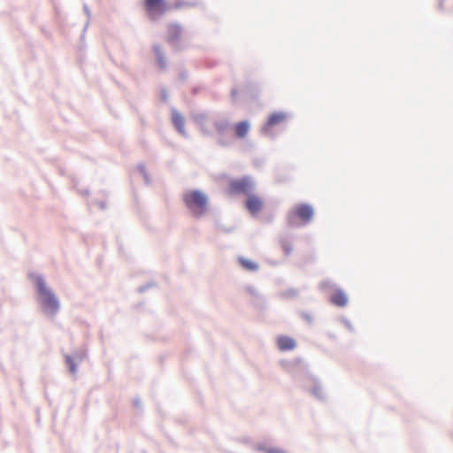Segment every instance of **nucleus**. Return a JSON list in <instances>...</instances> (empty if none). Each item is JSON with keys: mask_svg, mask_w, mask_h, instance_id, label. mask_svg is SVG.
<instances>
[{"mask_svg": "<svg viewBox=\"0 0 453 453\" xmlns=\"http://www.w3.org/2000/svg\"><path fill=\"white\" fill-rule=\"evenodd\" d=\"M30 278L34 280L37 301L42 313L47 317L54 318L60 310V302L58 298L46 285L42 275L31 273Z\"/></svg>", "mask_w": 453, "mask_h": 453, "instance_id": "1", "label": "nucleus"}, {"mask_svg": "<svg viewBox=\"0 0 453 453\" xmlns=\"http://www.w3.org/2000/svg\"><path fill=\"white\" fill-rule=\"evenodd\" d=\"M182 199L188 210L196 219L203 217L208 211L209 197L200 189L186 190Z\"/></svg>", "mask_w": 453, "mask_h": 453, "instance_id": "2", "label": "nucleus"}, {"mask_svg": "<svg viewBox=\"0 0 453 453\" xmlns=\"http://www.w3.org/2000/svg\"><path fill=\"white\" fill-rule=\"evenodd\" d=\"M256 182L252 176L244 175L241 178L232 179L228 182V193L231 196L243 195L248 196L255 191Z\"/></svg>", "mask_w": 453, "mask_h": 453, "instance_id": "3", "label": "nucleus"}, {"mask_svg": "<svg viewBox=\"0 0 453 453\" xmlns=\"http://www.w3.org/2000/svg\"><path fill=\"white\" fill-rule=\"evenodd\" d=\"M314 215V210L308 203H300L295 207L288 215V223L291 226H299L297 220L300 219L303 224L309 223Z\"/></svg>", "mask_w": 453, "mask_h": 453, "instance_id": "4", "label": "nucleus"}, {"mask_svg": "<svg viewBox=\"0 0 453 453\" xmlns=\"http://www.w3.org/2000/svg\"><path fill=\"white\" fill-rule=\"evenodd\" d=\"M144 8L151 19L160 18L166 11L165 0H144Z\"/></svg>", "mask_w": 453, "mask_h": 453, "instance_id": "5", "label": "nucleus"}, {"mask_svg": "<svg viewBox=\"0 0 453 453\" xmlns=\"http://www.w3.org/2000/svg\"><path fill=\"white\" fill-rule=\"evenodd\" d=\"M263 200L253 193L246 196L244 206L251 215H257L263 209Z\"/></svg>", "mask_w": 453, "mask_h": 453, "instance_id": "6", "label": "nucleus"}, {"mask_svg": "<svg viewBox=\"0 0 453 453\" xmlns=\"http://www.w3.org/2000/svg\"><path fill=\"white\" fill-rule=\"evenodd\" d=\"M168 36L167 40L168 42L175 49L179 50V41L181 36L182 27L178 23L170 24L168 26Z\"/></svg>", "mask_w": 453, "mask_h": 453, "instance_id": "7", "label": "nucleus"}, {"mask_svg": "<svg viewBox=\"0 0 453 453\" xmlns=\"http://www.w3.org/2000/svg\"><path fill=\"white\" fill-rule=\"evenodd\" d=\"M172 113V123L176 129V131L187 138L188 134L185 129V119L180 112H179L176 109L173 108L171 111Z\"/></svg>", "mask_w": 453, "mask_h": 453, "instance_id": "8", "label": "nucleus"}, {"mask_svg": "<svg viewBox=\"0 0 453 453\" xmlns=\"http://www.w3.org/2000/svg\"><path fill=\"white\" fill-rule=\"evenodd\" d=\"M83 357L84 355L81 352H75L73 356L69 354L64 355L65 363L71 374H76L78 370L77 361L81 362L83 359Z\"/></svg>", "mask_w": 453, "mask_h": 453, "instance_id": "9", "label": "nucleus"}, {"mask_svg": "<svg viewBox=\"0 0 453 453\" xmlns=\"http://www.w3.org/2000/svg\"><path fill=\"white\" fill-rule=\"evenodd\" d=\"M286 118V114L283 112H273L272 113L267 121L262 127L263 133H268L271 128L280 123H281Z\"/></svg>", "mask_w": 453, "mask_h": 453, "instance_id": "10", "label": "nucleus"}, {"mask_svg": "<svg viewBox=\"0 0 453 453\" xmlns=\"http://www.w3.org/2000/svg\"><path fill=\"white\" fill-rule=\"evenodd\" d=\"M245 290L250 296L253 297V303L257 308L264 309L265 307V300L256 287L252 285H247L245 287Z\"/></svg>", "mask_w": 453, "mask_h": 453, "instance_id": "11", "label": "nucleus"}, {"mask_svg": "<svg viewBox=\"0 0 453 453\" xmlns=\"http://www.w3.org/2000/svg\"><path fill=\"white\" fill-rule=\"evenodd\" d=\"M277 345L281 351L292 350L296 348V342L289 336L280 335L277 339Z\"/></svg>", "mask_w": 453, "mask_h": 453, "instance_id": "12", "label": "nucleus"}, {"mask_svg": "<svg viewBox=\"0 0 453 453\" xmlns=\"http://www.w3.org/2000/svg\"><path fill=\"white\" fill-rule=\"evenodd\" d=\"M250 129V124L249 120H242L234 126V134L237 138H244Z\"/></svg>", "mask_w": 453, "mask_h": 453, "instance_id": "13", "label": "nucleus"}, {"mask_svg": "<svg viewBox=\"0 0 453 453\" xmlns=\"http://www.w3.org/2000/svg\"><path fill=\"white\" fill-rule=\"evenodd\" d=\"M333 304L338 307H344L348 303V296L342 289H337L330 298Z\"/></svg>", "mask_w": 453, "mask_h": 453, "instance_id": "14", "label": "nucleus"}, {"mask_svg": "<svg viewBox=\"0 0 453 453\" xmlns=\"http://www.w3.org/2000/svg\"><path fill=\"white\" fill-rule=\"evenodd\" d=\"M152 49H153V52L155 54V58H156V62H157L158 67L162 70L165 69L166 65H167L166 59H165V53H164L163 50L161 49L160 45L154 44Z\"/></svg>", "mask_w": 453, "mask_h": 453, "instance_id": "15", "label": "nucleus"}, {"mask_svg": "<svg viewBox=\"0 0 453 453\" xmlns=\"http://www.w3.org/2000/svg\"><path fill=\"white\" fill-rule=\"evenodd\" d=\"M238 263L242 269L248 272H257L259 269V265L257 263L250 259H248L244 257H238Z\"/></svg>", "mask_w": 453, "mask_h": 453, "instance_id": "16", "label": "nucleus"}, {"mask_svg": "<svg viewBox=\"0 0 453 453\" xmlns=\"http://www.w3.org/2000/svg\"><path fill=\"white\" fill-rule=\"evenodd\" d=\"M313 387L311 389V394L319 401H324L326 395L323 392L320 381L318 379H313Z\"/></svg>", "mask_w": 453, "mask_h": 453, "instance_id": "17", "label": "nucleus"}, {"mask_svg": "<svg viewBox=\"0 0 453 453\" xmlns=\"http://www.w3.org/2000/svg\"><path fill=\"white\" fill-rule=\"evenodd\" d=\"M215 129L219 136H223L229 129L230 124L227 120L216 121L214 123Z\"/></svg>", "mask_w": 453, "mask_h": 453, "instance_id": "18", "label": "nucleus"}, {"mask_svg": "<svg viewBox=\"0 0 453 453\" xmlns=\"http://www.w3.org/2000/svg\"><path fill=\"white\" fill-rule=\"evenodd\" d=\"M256 450L265 453H288L287 451L280 448H267L264 443H258L256 446Z\"/></svg>", "mask_w": 453, "mask_h": 453, "instance_id": "19", "label": "nucleus"}, {"mask_svg": "<svg viewBox=\"0 0 453 453\" xmlns=\"http://www.w3.org/2000/svg\"><path fill=\"white\" fill-rule=\"evenodd\" d=\"M83 11H84L85 15L87 16V21L84 24L82 34H81V39L84 38L85 32L87 31V29H88V26H89V19L91 18V12H90L88 6L86 4H83Z\"/></svg>", "mask_w": 453, "mask_h": 453, "instance_id": "20", "label": "nucleus"}, {"mask_svg": "<svg viewBox=\"0 0 453 453\" xmlns=\"http://www.w3.org/2000/svg\"><path fill=\"white\" fill-rule=\"evenodd\" d=\"M299 291L296 288H288L281 292L280 296L284 298L293 299L297 297Z\"/></svg>", "mask_w": 453, "mask_h": 453, "instance_id": "21", "label": "nucleus"}, {"mask_svg": "<svg viewBox=\"0 0 453 453\" xmlns=\"http://www.w3.org/2000/svg\"><path fill=\"white\" fill-rule=\"evenodd\" d=\"M280 245H281V248H282L285 255L289 256L293 250L292 244L288 241H287L285 239H281Z\"/></svg>", "mask_w": 453, "mask_h": 453, "instance_id": "22", "label": "nucleus"}, {"mask_svg": "<svg viewBox=\"0 0 453 453\" xmlns=\"http://www.w3.org/2000/svg\"><path fill=\"white\" fill-rule=\"evenodd\" d=\"M300 317L310 326H311L314 322V319H313V316L305 311H298Z\"/></svg>", "mask_w": 453, "mask_h": 453, "instance_id": "23", "label": "nucleus"}, {"mask_svg": "<svg viewBox=\"0 0 453 453\" xmlns=\"http://www.w3.org/2000/svg\"><path fill=\"white\" fill-rule=\"evenodd\" d=\"M196 5H197V4L195 3V2H185V1H181V0H177L175 2V8L176 9H179V8H181V7H195Z\"/></svg>", "mask_w": 453, "mask_h": 453, "instance_id": "24", "label": "nucleus"}, {"mask_svg": "<svg viewBox=\"0 0 453 453\" xmlns=\"http://www.w3.org/2000/svg\"><path fill=\"white\" fill-rule=\"evenodd\" d=\"M215 225H216V227L224 232V233H226V234H230V233H233L234 230H235V227L234 226H229V227H226L223 224H221L219 220H217L215 222Z\"/></svg>", "mask_w": 453, "mask_h": 453, "instance_id": "25", "label": "nucleus"}, {"mask_svg": "<svg viewBox=\"0 0 453 453\" xmlns=\"http://www.w3.org/2000/svg\"><path fill=\"white\" fill-rule=\"evenodd\" d=\"M193 119L197 124L203 127L207 119V116L204 113H196L193 116Z\"/></svg>", "mask_w": 453, "mask_h": 453, "instance_id": "26", "label": "nucleus"}, {"mask_svg": "<svg viewBox=\"0 0 453 453\" xmlns=\"http://www.w3.org/2000/svg\"><path fill=\"white\" fill-rule=\"evenodd\" d=\"M232 143V140L226 138L225 134L223 136H219L218 139V144L221 147H228Z\"/></svg>", "mask_w": 453, "mask_h": 453, "instance_id": "27", "label": "nucleus"}, {"mask_svg": "<svg viewBox=\"0 0 453 453\" xmlns=\"http://www.w3.org/2000/svg\"><path fill=\"white\" fill-rule=\"evenodd\" d=\"M333 287L334 283L330 280H325L319 284V288L322 290L331 289Z\"/></svg>", "mask_w": 453, "mask_h": 453, "instance_id": "28", "label": "nucleus"}, {"mask_svg": "<svg viewBox=\"0 0 453 453\" xmlns=\"http://www.w3.org/2000/svg\"><path fill=\"white\" fill-rule=\"evenodd\" d=\"M156 287V283L154 281H150L142 286H140L138 288V292L139 293H144L146 292L148 289L151 288H154Z\"/></svg>", "mask_w": 453, "mask_h": 453, "instance_id": "29", "label": "nucleus"}, {"mask_svg": "<svg viewBox=\"0 0 453 453\" xmlns=\"http://www.w3.org/2000/svg\"><path fill=\"white\" fill-rule=\"evenodd\" d=\"M342 323L345 325V326L350 331V332H354V327L351 324V322L346 319V318H342Z\"/></svg>", "mask_w": 453, "mask_h": 453, "instance_id": "30", "label": "nucleus"}, {"mask_svg": "<svg viewBox=\"0 0 453 453\" xmlns=\"http://www.w3.org/2000/svg\"><path fill=\"white\" fill-rule=\"evenodd\" d=\"M160 96L164 102H166L168 100L169 95H168V91L166 88H161Z\"/></svg>", "mask_w": 453, "mask_h": 453, "instance_id": "31", "label": "nucleus"}, {"mask_svg": "<svg viewBox=\"0 0 453 453\" xmlns=\"http://www.w3.org/2000/svg\"><path fill=\"white\" fill-rule=\"evenodd\" d=\"M256 85L255 84H252V83H248L246 85V89L247 91L251 95V96H254L253 94V91L254 92H257V89H256Z\"/></svg>", "mask_w": 453, "mask_h": 453, "instance_id": "32", "label": "nucleus"}, {"mask_svg": "<svg viewBox=\"0 0 453 453\" xmlns=\"http://www.w3.org/2000/svg\"><path fill=\"white\" fill-rule=\"evenodd\" d=\"M137 170H138V172H139L142 175L147 173V170H146L145 165H144V164H142V163H140V164L137 165Z\"/></svg>", "mask_w": 453, "mask_h": 453, "instance_id": "33", "label": "nucleus"}, {"mask_svg": "<svg viewBox=\"0 0 453 453\" xmlns=\"http://www.w3.org/2000/svg\"><path fill=\"white\" fill-rule=\"evenodd\" d=\"M133 405L136 408V409H140L142 408V400L139 398V397H136L133 400Z\"/></svg>", "mask_w": 453, "mask_h": 453, "instance_id": "34", "label": "nucleus"}, {"mask_svg": "<svg viewBox=\"0 0 453 453\" xmlns=\"http://www.w3.org/2000/svg\"><path fill=\"white\" fill-rule=\"evenodd\" d=\"M179 79L182 81L188 79V73L186 71H181L179 73Z\"/></svg>", "mask_w": 453, "mask_h": 453, "instance_id": "35", "label": "nucleus"}, {"mask_svg": "<svg viewBox=\"0 0 453 453\" xmlns=\"http://www.w3.org/2000/svg\"><path fill=\"white\" fill-rule=\"evenodd\" d=\"M96 203L101 210H105L107 207L105 201H96Z\"/></svg>", "mask_w": 453, "mask_h": 453, "instance_id": "36", "label": "nucleus"}, {"mask_svg": "<svg viewBox=\"0 0 453 453\" xmlns=\"http://www.w3.org/2000/svg\"><path fill=\"white\" fill-rule=\"evenodd\" d=\"M142 177H143L145 184L150 185L151 180H150V177L148 172L146 173L142 174Z\"/></svg>", "mask_w": 453, "mask_h": 453, "instance_id": "37", "label": "nucleus"}, {"mask_svg": "<svg viewBox=\"0 0 453 453\" xmlns=\"http://www.w3.org/2000/svg\"><path fill=\"white\" fill-rule=\"evenodd\" d=\"M237 94H238V90H237V88H233V89L231 90V97H232V100H233V101H234V99H235V97H236Z\"/></svg>", "mask_w": 453, "mask_h": 453, "instance_id": "38", "label": "nucleus"}, {"mask_svg": "<svg viewBox=\"0 0 453 453\" xmlns=\"http://www.w3.org/2000/svg\"><path fill=\"white\" fill-rule=\"evenodd\" d=\"M202 133L203 135H207V136L211 135V132L203 127H202Z\"/></svg>", "mask_w": 453, "mask_h": 453, "instance_id": "39", "label": "nucleus"}, {"mask_svg": "<svg viewBox=\"0 0 453 453\" xmlns=\"http://www.w3.org/2000/svg\"><path fill=\"white\" fill-rule=\"evenodd\" d=\"M443 4H444V0H440L439 3H438V8L440 10H442L443 8Z\"/></svg>", "mask_w": 453, "mask_h": 453, "instance_id": "40", "label": "nucleus"}, {"mask_svg": "<svg viewBox=\"0 0 453 453\" xmlns=\"http://www.w3.org/2000/svg\"><path fill=\"white\" fill-rule=\"evenodd\" d=\"M88 193H89V191H88V189H85V190H83V191H82V194H83L84 196H88Z\"/></svg>", "mask_w": 453, "mask_h": 453, "instance_id": "41", "label": "nucleus"}]
</instances>
